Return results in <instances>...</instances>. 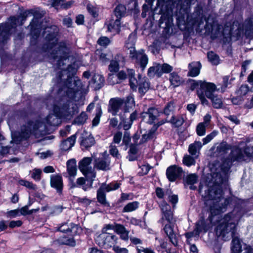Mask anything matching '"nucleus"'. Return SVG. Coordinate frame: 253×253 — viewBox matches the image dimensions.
Segmentation results:
<instances>
[{
    "mask_svg": "<svg viewBox=\"0 0 253 253\" xmlns=\"http://www.w3.org/2000/svg\"><path fill=\"white\" fill-rule=\"evenodd\" d=\"M78 95H80V93L78 92L74 93L72 100L68 101L66 103L63 104L60 103V105H62L61 107L56 105H54V110L56 112H59L62 116L65 117L72 116L78 111V107L75 103L77 100L76 97Z\"/></svg>",
    "mask_w": 253,
    "mask_h": 253,
    "instance_id": "8",
    "label": "nucleus"
},
{
    "mask_svg": "<svg viewBox=\"0 0 253 253\" xmlns=\"http://www.w3.org/2000/svg\"><path fill=\"white\" fill-rule=\"evenodd\" d=\"M196 84L197 86L200 87V90L205 92L204 94L208 98L211 97V96L213 95V92L216 88V85L214 84L202 81L197 82Z\"/></svg>",
    "mask_w": 253,
    "mask_h": 253,
    "instance_id": "18",
    "label": "nucleus"
},
{
    "mask_svg": "<svg viewBox=\"0 0 253 253\" xmlns=\"http://www.w3.org/2000/svg\"><path fill=\"white\" fill-rule=\"evenodd\" d=\"M87 119V116L85 112H82L75 120V124L81 125L84 124Z\"/></svg>",
    "mask_w": 253,
    "mask_h": 253,
    "instance_id": "46",
    "label": "nucleus"
},
{
    "mask_svg": "<svg viewBox=\"0 0 253 253\" xmlns=\"http://www.w3.org/2000/svg\"><path fill=\"white\" fill-rule=\"evenodd\" d=\"M166 122H168L167 120L164 119L158 122L157 124H154L152 128L147 134L142 135V137L139 141H138L139 138V136L137 134H135L133 137V140L134 144L136 145L142 144L146 142L147 141L154 138L156 136V131L158 128Z\"/></svg>",
    "mask_w": 253,
    "mask_h": 253,
    "instance_id": "9",
    "label": "nucleus"
},
{
    "mask_svg": "<svg viewBox=\"0 0 253 253\" xmlns=\"http://www.w3.org/2000/svg\"><path fill=\"white\" fill-rule=\"evenodd\" d=\"M109 152L111 155L113 157H116L118 159H119L121 156L119 153V151L116 146H115L113 143L110 146Z\"/></svg>",
    "mask_w": 253,
    "mask_h": 253,
    "instance_id": "51",
    "label": "nucleus"
},
{
    "mask_svg": "<svg viewBox=\"0 0 253 253\" xmlns=\"http://www.w3.org/2000/svg\"><path fill=\"white\" fill-rule=\"evenodd\" d=\"M92 158L84 157L79 163V169L84 176L95 178L96 172L91 166Z\"/></svg>",
    "mask_w": 253,
    "mask_h": 253,
    "instance_id": "11",
    "label": "nucleus"
},
{
    "mask_svg": "<svg viewBox=\"0 0 253 253\" xmlns=\"http://www.w3.org/2000/svg\"><path fill=\"white\" fill-rule=\"evenodd\" d=\"M95 140L92 136H89L82 140V145L87 148L94 145Z\"/></svg>",
    "mask_w": 253,
    "mask_h": 253,
    "instance_id": "43",
    "label": "nucleus"
},
{
    "mask_svg": "<svg viewBox=\"0 0 253 253\" xmlns=\"http://www.w3.org/2000/svg\"><path fill=\"white\" fill-rule=\"evenodd\" d=\"M91 81L93 84L94 87L96 89H99L103 85L104 79L102 75L95 74L92 77Z\"/></svg>",
    "mask_w": 253,
    "mask_h": 253,
    "instance_id": "32",
    "label": "nucleus"
},
{
    "mask_svg": "<svg viewBox=\"0 0 253 253\" xmlns=\"http://www.w3.org/2000/svg\"><path fill=\"white\" fill-rule=\"evenodd\" d=\"M96 109L97 110L98 112L96 113L95 118L93 119L92 121L93 126H96L97 125H98V124L99 123L100 118L102 113L101 107L100 106L98 107Z\"/></svg>",
    "mask_w": 253,
    "mask_h": 253,
    "instance_id": "54",
    "label": "nucleus"
},
{
    "mask_svg": "<svg viewBox=\"0 0 253 253\" xmlns=\"http://www.w3.org/2000/svg\"><path fill=\"white\" fill-rule=\"evenodd\" d=\"M148 76L150 78H153L156 75L158 77L161 76L160 64L154 63L153 66L150 67L148 70Z\"/></svg>",
    "mask_w": 253,
    "mask_h": 253,
    "instance_id": "31",
    "label": "nucleus"
},
{
    "mask_svg": "<svg viewBox=\"0 0 253 253\" xmlns=\"http://www.w3.org/2000/svg\"><path fill=\"white\" fill-rule=\"evenodd\" d=\"M138 207V203L137 202L129 203L124 208L123 211L131 212L137 209Z\"/></svg>",
    "mask_w": 253,
    "mask_h": 253,
    "instance_id": "45",
    "label": "nucleus"
},
{
    "mask_svg": "<svg viewBox=\"0 0 253 253\" xmlns=\"http://www.w3.org/2000/svg\"><path fill=\"white\" fill-rule=\"evenodd\" d=\"M120 18L115 19H112L110 20L108 25V30L114 34L119 33L120 31Z\"/></svg>",
    "mask_w": 253,
    "mask_h": 253,
    "instance_id": "26",
    "label": "nucleus"
},
{
    "mask_svg": "<svg viewBox=\"0 0 253 253\" xmlns=\"http://www.w3.org/2000/svg\"><path fill=\"white\" fill-rule=\"evenodd\" d=\"M118 238L114 235L107 233H102L96 239V243L100 246L105 249L113 247L118 243Z\"/></svg>",
    "mask_w": 253,
    "mask_h": 253,
    "instance_id": "10",
    "label": "nucleus"
},
{
    "mask_svg": "<svg viewBox=\"0 0 253 253\" xmlns=\"http://www.w3.org/2000/svg\"><path fill=\"white\" fill-rule=\"evenodd\" d=\"M18 182L20 185L25 186L29 189L35 190L37 188L36 185L34 184L33 183L28 181L20 180Z\"/></svg>",
    "mask_w": 253,
    "mask_h": 253,
    "instance_id": "49",
    "label": "nucleus"
},
{
    "mask_svg": "<svg viewBox=\"0 0 253 253\" xmlns=\"http://www.w3.org/2000/svg\"><path fill=\"white\" fill-rule=\"evenodd\" d=\"M218 132L214 130L210 134H208L206 137L203 139V145H205L210 142L216 135Z\"/></svg>",
    "mask_w": 253,
    "mask_h": 253,
    "instance_id": "52",
    "label": "nucleus"
},
{
    "mask_svg": "<svg viewBox=\"0 0 253 253\" xmlns=\"http://www.w3.org/2000/svg\"><path fill=\"white\" fill-rule=\"evenodd\" d=\"M174 226L172 224H166L165 225L164 230L168 236L170 242L175 246H177L178 239L176 233L173 229Z\"/></svg>",
    "mask_w": 253,
    "mask_h": 253,
    "instance_id": "20",
    "label": "nucleus"
},
{
    "mask_svg": "<svg viewBox=\"0 0 253 253\" xmlns=\"http://www.w3.org/2000/svg\"><path fill=\"white\" fill-rule=\"evenodd\" d=\"M161 113L162 112L158 109L152 107L148 109L147 111L142 113L141 117L144 122L151 125L155 123Z\"/></svg>",
    "mask_w": 253,
    "mask_h": 253,
    "instance_id": "14",
    "label": "nucleus"
},
{
    "mask_svg": "<svg viewBox=\"0 0 253 253\" xmlns=\"http://www.w3.org/2000/svg\"><path fill=\"white\" fill-rule=\"evenodd\" d=\"M244 24L243 26V29L240 28L238 23L234 22L231 27L230 23H227L223 27L221 25L216 26V31L215 32V37H223L224 42H228L231 40L232 35L238 36L240 35L242 32H246L244 28Z\"/></svg>",
    "mask_w": 253,
    "mask_h": 253,
    "instance_id": "6",
    "label": "nucleus"
},
{
    "mask_svg": "<svg viewBox=\"0 0 253 253\" xmlns=\"http://www.w3.org/2000/svg\"><path fill=\"white\" fill-rule=\"evenodd\" d=\"M197 95L200 98L201 103L204 105H208V101L205 97V94L201 90H197Z\"/></svg>",
    "mask_w": 253,
    "mask_h": 253,
    "instance_id": "57",
    "label": "nucleus"
},
{
    "mask_svg": "<svg viewBox=\"0 0 253 253\" xmlns=\"http://www.w3.org/2000/svg\"><path fill=\"white\" fill-rule=\"evenodd\" d=\"M202 147V144L200 141H195L194 143L191 144L189 146L188 151L192 156H195L197 151H199Z\"/></svg>",
    "mask_w": 253,
    "mask_h": 253,
    "instance_id": "35",
    "label": "nucleus"
},
{
    "mask_svg": "<svg viewBox=\"0 0 253 253\" xmlns=\"http://www.w3.org/2000/svg\"><path fill=\"white\" fill-rule=\"evenodd\" d=\"M124 103V101L121 98L111 99L109 101V112L114 116L117 115Z\"/></svg>",
    "mask_w": 253,
    "mask_h": 253,
    "instance_id": "21",
    "label": "nucleus"
},
{
    "mask_svg": "<svg viewBox=\"0 0 253 253\" xmlns=\"http://www.w3.org/2000/svg\"><path fill=\"white\" fill-rule=\"evenodd\" d=\"M230 156L231 160H226L221 166V169L224 172H226L229 169L233 162L235 161H240L243 160V155L242 151L238 148H234L232 151Z\"/></svg>",
    "mask_w": 253,
    "mask_h": 253,
    "instance_id": "13",
    "label": "nucleus"
},
{
    "mask_svg": "<svg viewBox=\"0 0 253 253\" xmlns=\"http://www.w3.org/2000/svg\"><path fill=\"white\" fill-rule=\"evenodd\" d=\"M208 126L204 125L203 123L198 124L196 127V132L199 136H203L206 134V127Z\"/></svg>",
    "mask_w": 253,
    "mask_h": 253,
    "instance_id": "48",
    "label": "nucleus"
},
{
    "mask_svg": "<svg viewBox=\"0 0 253 253\" xmlns=\"http://www.w3.org/2000/svg\"><path fill=\"white\" fill-rule=\"evenodd\" d=\"M138 85L139 92L143 94L145 93L149 88V84L145 79H143L141 82H140Z\"/></svg>",
    "mask_w": 253,
    "mask_h": 253,
    "instance_id": "39",
    "label": "nucleus"
},
{
    "mask_svg": "<svg viewBox=\"0 0 253 253\" xmlns=\"http://www.w3.org/2000/svg\"><path fill=\"white\" fill-rule=\"evenodd\" d=\"M67 169L69 174V179L70 181H73L77 174V169L76 162L74 159H71L67 162Z\"/></svg>",
    "mask_w": 253,
    "mask_h": 253,
    "instance_id": "24",
    "label": "nucleus"
},
{
    "mask_svg": "<svg viewBox=\"0 0 253 253\" xmlns=\"http://www.w3.org/2000/svg\"><path fill=\"white\" fill-rule=\"evenodd\" d=\"M106 187L105 185H101L97 190V198L98 202L103 205H108V203L106 200L105 191L104 190V188Z\"/></svg>",
    "mask_w": 253,
    "mask_h": 253,
    "instance_id": "30",
    "label": "nucleus"
},
{
    "mask_svg": "<svg viewBox=\"0 0 253 253\" xmlns=\"http://www.w3.org/2000/svg\"><path fill=\"white\" fill-rule=\"evenodd\" d=\"M129 240L131 244L135 246L137 253H155L152 249L141 246L143 242L140 239L130 235Z\"/></svg>",
    "mask_w": 253,
    "mask_h": 253,
    "instance_id": "19",
    "label": "nucleus"
},
{
    "mask_svg": "<svg viewBox=\"0 0 253 253\" xmlns=\"http://www.w3.org/2000/svg\"><path fill=\"white\" fill-rule=\"evenodd\" d=\"M102 185H105L106 187L104 188V190L106 192H110L112 190H116L120 186L119 184L118 183H112L108 185H107L105 183H103Z\"/></svg>",
    "mask_w": 253,
    "mask_h": 253,
    "instance_id": "53",
    "label": "nucleus"
},
{
    "mask_svg": "<svg viewBox=\"0 0 253 253\" xmlns=\"http://www.w3.org/2000/svg\"><path fill=\"white\" fill-rule=\"evenodd\" d=\"M78 229V226L71 222L63 224L58 228V230L60 232L68 234L71 236L77 234Z\"/></svg>",
    "mask_w": 253,
    "mask_h": 253,
    "instance_id": "23",
    "label": "nucleus"
},
{
    "mask_svg": "<svg viewBox=\"0 0 253 253\" xmlns=\"http://www.w3.org/2000/svg\"><path fill=\"white\" fill-rule=\"evenodd\" d=\"M175 106L174 103L173 102H170L165 107L163 110V113L166 116H168L173 112Z\"/></svg>",
    "mask_w": 253,
    "mask_h": 253,
    "instance_id": "44",
    "label": "nucleus"
},
{
    "mask_svg": "<svg viewBox=\"0 0 253 253\" xmlns=\"http://www.w3.org/2000/svg\"><path fill=\"white\" fill-rule=\"evenodd\" d=\"M113 251L116 253H128V251L127 249L125 248H120L119 246H115L113 247Z\"/></svg>",
    "mask_w": 253,
    "mask_h": 253,
    "instance_id": "63",
    "label": "nucleus"
},
{
    "mask_svg": "<svg viewBox=\"0 0 253 253\" xmlns=\"http://www.w3.org/2000/svg\"><path fill=\"white\" fill-rule=\"evenodd\" d=\"M122 139V133L118 131L115 133L113 137V144H119Z\"/></svg>",
    "mask_w": 253,
    "mask_h": 253,
    "instance_id": "59",
    "label": "nucleus"
},
{
    "mask_svg": "<svg viewBox=\"0 0 253 253\" xmlns=\"http://www.w3.org/2000/svg\"><path fill=\"white\" fill-rule=\"evenodd\" d=\"M200 229L197 227V230L196 231H193L190 232L186 233L185 234V237L187 239V242H189V240L192 237H194L195 235H198L200 233Z\"/></svg>",
    "mask_w": 253,
    "mask_h": 253,
    "instance_id": "61",
    "label": "nucleus"
},
{
    "mask_svg": "<svg viewBox=\"0 0 253 253\" xmlns=\"http://www.w3.org/2000/svg\"><path fill=\"white\" fill-rule=\"evenodd\" d=\"M53 110L55 114H49L42 122H41L39 121L35 122H30L23 126L21 128V136L24 139H27L31 133L37 135L39 132L42 134V132H45L46 125L57 126L60 123V117L62 115L59 112H56L54 110V106Z\"/></svg>",
    "mask_w": 253,
    "mask_h": 253,
    "instance_id": "3",
    "label": "nucleus"
},
{
    "mask_svg": "<svg viewBox=\"0 0 253 253\" xmlns=\"http://www.w3.org/2000/svg\"><path fill=\"white\" fill-rule=\"evenodd\" d=\"M249 90V87L248 85L243 84L237 90L236 94L239 96H243L247 94Z\"/></svg>",
    "mask_w": 253,
    "mask_h": 253,
    "instance_id": "47",
    "label": "nucleus"
},
{
    "mask_svg": "<svg viewBox=\"0 0 253 253\" xmlns=\"http://www.w3.org/2000/svg\"><path fill=\"white\" fill-rule=\"evenodd\" d=\"M125 103V114L129 112V109H131L135 106V103L133 96L132 95H129L126 100L124 101Z\"/></svg>",
    "mask_w": 253,
    "mask_h": 253,
    "instance_id": "34",
    "label": "nucleus"
},
{
    "mask_svg": "<svg viewBox=\"0 0 253 253\" xmlns=\"http://www.w3.org/2000/svg\"><path fill=\"white\" fill-rule=\"evenodd\" d=\"M184 121V118L182 116H172L169 122L175 126L178 127L183 124Z\"/></svg>",
    "mask_w": 253,
    "mask_h": 253,
    "instance_id": "40",
    "label": "nucleus"
},
{
    "mask_svg": "<svg viewBox=\"0 0 253 253\" xmlns=\"http://www.w3.org/2000/svg\"><path fill=\"white\" fill-rule=\"evenodd\" d=\"M126 229L121 224H116L115 225V230L119 234L123 233Z\"/></svg>",
    "mask_w": 253,
    "mask_h": 253,
    "instance_id": "62",
    "label": "nucleus"
},
{
    "mask_svg": "<svg viewBox=\"0 0 253 253\" xmlns=\"http://www.w3.org/2000/svg\"><path fill=\"white\" fill-rule=\"evenodd\" d=\"M94 168L103 171L111 169V160L108 156L95 158L93 162Z\"/></svg>",
    "mask_w": 253,
    "mask_h": 253,
    "instance_id": "16",
    "label": "nucleus"
},
{
    "mask_svg": "<svg viewBox=\"0 0 253 253\" xmlns=\"http://www.w3.org/2000/svg\"><path fill=\"white\" fill-rule=\"evenodd\" d=\"M203 196L205 204L209 207L212 216L224 212L229 204L228 199L222 196V189L216 186L209 189Z\"/></svg>",
    "mask_w": 253,
    "mask_h": 253,
    "instance_id": "4",
    "label": "nucleus"
},
{
    "mask_svg": "<svg viewBox=\"0 0 253 253\" xmlns=\"http://www.w3.org/2000/svg\"><path fill=\"white\" fill-rule=\"evenodd\" d=\"M160 68L161 76L164 73H169L173 70V67L167 63H164L163 64H160Z\"/></svg>",
    "mask_w": 253,
    "mask_h": 253,
    "instance_id": "50",
    "label": "nucleus"
},
{
    "mask_svg": "<svg viewBox=\"0 0 253 253\" xmlns=\"http://www.w3.org/2000/svg\"><path fill=\"white\" fill-rule=\"evenodd\" d=\"M183 172L181 168L176 165H172L168 168L166 175L169 181L173 182L176 179L180 178Z\"/></svg>",
    "mask_w": 253,
    "mask_h": 253,
    "instance_id": "17",
    "label": "nucleus"
},
{
    "mask_svg": "<svg viewBox=\"0 0 253 253\" xmlns=\"http://www.w3.org/2000/svg\"><path fill=\"white\" fill-rule=\"evenodd\" d=\"M30 14L29 11H26L17 18L11 17L7 23L0 25V40L2 42H4L10 34L11 29L15 28L17 25H22L26 17Z\"/></svg>",
    "mask_w": 253,
    "mask_h": 253,
    "instance_id": "7",
    "label": "nucleus"
},
{
    "mask_svg": "<svg viewBox=\"0 0 253 253\" xmlns=\"http://www.w3.org/2000/svg\"><path fill=\"white\" fill-rule=\"evenodd\" d=\"M169 81L170 85L173 87L180 85L184 82L182 78L175 72H172L169 74Z\"/></svg>",
    "mask_w": 253,
    "mask_h": 253,
    "instance_id": "27",
    "label": "nucleus"
},
{
    "mask_svg": "<svg viewBox=\"0 0 253 253\" xmlns=\"http://www.w3.org/2000/svg\"><path fill=\"white\" fill-rule=\"evenodd\" d=\"M125 12V7L123 5H119L117 6L115 9V14L116 18H120Z\"/></svg>",
    "mask_w": 253,
    "mask_h": 253,
    "instance_id": "56",
    "label": "nucleus"
},
{
    "mask_svg": "<svg viewBox=\"0 0 253 253\" xmlns=\"http://www.w3.org/2000/svg\"><path fill=\"white\" fill-rule=\"evenodd\" d=\"M189 72L188 75L191 77H196L200 73L201 64L199 62H194L189 65Z\"/></svg>",
    "mask_w": 253,
    "mask_h": 253,
    "instance_id": "28",
    "label": "nucleus"
},
{
    "mask_svg": "<svg viewBox=\"0 0 253 253\" xmlns=\"http://www.w3.org/2000/svg\"><path fill=\"white\" fill-rule=\"evenodd\" d=\"M110 40L106 37H102L100 38L97 41V42L99 44L103 46L107 45L110 43Z\"/></svg>",
    "mask_w": 253,
    "mask_h": 253,
    "instance_id": "60",
    "label": "nucleus"
},
{
    "mask_svg": "<svg viewBox=\"0 0 253 253\" xmlns=\"http://www.w3.org/2000/svg\"><path fill=\"white\" fill-rule=\"evenodd\" d=\"M207 56L210 62L212 64L217 65L219 62L218 56L212 51H210L208 53Z\"/></svg>",
    "mask_w": 253,
    "mask_h": 253,
    "instance_id": "42",
    "label": "nucleus"
},
{
    "mask_svg": "<svg viewBox=\"0 0 253 253\" xmlns=\"http://www.w3.org/2000/svg\"><path fill=\"white\" fill-rule=\"evenodd\" d=\"M50 185L55 188L57 192L61 194L63 189V180L62 176L59 174H53L50 176Z\"/></svg>",
    "mask_w": 253,
    "mask_h": 253,
    "instance_id": "22",
    "label": "nucleus"
},
{
    "mask_svg": "<svg viewBox=\"0 0 253 253\" xmlns=\"http://www.w3.org/2000/svg\"><path fill=\"white\" fill-rule=\"evenodd\" d=\"M198 176L195 173L187 175L184 179L185 182L188 185H193L197 183Z\"/></svg>",
    "mask_w": 253,
    "mask_h": 253,
    "instance_id": "41",
    "label": "nucleus"
},
{
    "mask_svg": "<svg viewBox=\"0 0 253 253\" xmlns=\"http://www.w3.org/2000/svg\"><path fill=\"white\" fill-rule=\"evenodd\" d=\"M95 178H91L87 176L84 177H80L77 179L76 182L73 181H70L71 183V187L75 188L76 187H82L84 191H86L90 189L92 187V184Z\"/></svg>",
    "mask_w": 253,
    "mask_h": 253,
    "instance_id": "15",
    "label": "nucleus"
},
{
    "mask_svg": "<svg viewBox=\"0 0 253 253\" xmlns=\"http://www.w3.org/2000/svg\"><path fill=\"white\" fill-rule=\"evenodd\" d=\"M135 40V35L131 33L130 34L128 40L126 43V46L129 50L130 58L134 60L137 65L140 66L142 70H144L148 64V58L143 49L139 51L135 50L134 47Z\"/></svg>",
    "mask_w": 253,
    "mask_h": 253,
    "instance_id": "5",
    "label": "nucleus"
},
{
    "mask_svg": "<svg viewBox=\"0 0 253 253\" xmlns=\"http://www.w3.org/2000/svg\"><path fill=\"white\" fill-rule=\"evenodd\" d=\"M245 34L249 35L250 33H253V15L246 20L244 23Z\"/></svg>",
    "mask_w": 253,
    "mask_h": 253,
    "instance_id": "37",
    "label": "nucleus"
},
{
    "mask_svg": "<svg viewBox=\"0 0 253 253\" xmlns=\"http://www.w3.org/2000/svg\"><path fill=\"white\" fill-rule=\"evenodd\" d=\"M44 14V12L42 11H35L34 14V18L30 23L29 27L31 31V34L35 35L36 37L39 35L40 30L42 28L44 29L43 36L45 37L46 41L47 49L49 51L52 50L51 54L52 57L55 60L57 59V64L59 68L63 70L61 68L62 66L65 64L64 61H66L68 58L67 49L65 46L64 43H58L57 34L58 28L55 25L50 27H43L42 23L40 21V18L42 17Z\"/></svg>",
    "mask_w": 253,
    "mask_h": 253,
    "instance_id": "1",
    "label": "nucleus"
},
{
    "mask_svg": "<svg viewBox=\"0 0 253 253\" xmlns=\"http://www.w3.org/2000/svg\"><path fill=\"white\" fill-rule=\"evenodd\" d=\"M76 136L73 135L67 139L63 141L60 145L61 149L63 151L69 150L75 144Z\"/></svg>",
    "mask_w": 253,
    "mask_h": 253,
    "instance_id": "29",
    "label": "nucleus"
},
{
    "mask_svg": "<svg viewBox=\"0 0 253 253\" xmlns=\"http://www.w3.org/2000/svg\"><path fill=\"white\" fill-rule=\"evenodd\" d=\"M124 62V58L121 55H117L114 59L110 62L109 65V70L111 72H117L119 70V64Z\"/></svg>",
    "mask_w": 253,
    "mask_h": 253,
    "instance_id": "25",
    "label": "nucleus"
},
{
    "mask_svg": "<svg viewBox=\"0 0 253 253\" xmlns=\"http://www.w3.org/2000/svg\"><path fill=\"white\" fill-rule=\"evenodd\" d=\"M239 217L233 212L229 213L222 218L217 226L216 234L217 236L232 238V250L236 253H241L244 250V245L241 246L240 241L236 232V225L238 222Z\"/></svg>",
    "mask_w": 253,
    "mask_h": 253,
    "instance_id": "2",
    "label": "nucleus"
},
{
    "mask_svg": "<svg viewBox=\"0 0 253 253\" xmlns=\"http://www.w3.org/2000/svg\"><path fill=\"white\" fill-rule=\"evenodd\" d=\"M129 79V84L130 87L133 90H136L137 88V85L138 84V82L136 79L135 78V72L133 69H127V74H126Z\"/></svg>",
    "mask_w": 253,
    "mask_h": 253,
    "instance_id": "33",
    "label": "nucleus"
},
{
    "mask_svg": "<svg viewBox=\"0 0 253 253\" xmlns=\"http://www.w3.org/2000/svg\"><path fill=\"white\" fill-rule=\"evenodd\" d=\"M42 170L40 169H35L31 173V177L35 180L39 181L41 179Z\"/></svg>",
    "mask_w": 253,
    "mask_h": 253,
    "instance_id": "55",
    "label": "nucleus"
},
{
    "mask_svg": "<svg viewBox=\"0 0 253 253\" xmlns=\"http://www.w3.org/2000/svg\"><path fill=\"white\" fill-rule=\"evenodd\" d=\"M244 152L248 157H253V146H247L245 148Z\"/></svg>",
    "mask_w": 253,
    "mask_h": 253,
    "instance_id": "64",
    "label": "nucleus"
},
{
    "mask_svg": "<svg viewBox=\"0 0 253 253\" xmlns=\"http://www.w3.org/2000/svg\"><path fill=\"white\" fill-rule=\"evenodd\" d=\"M196 158L197 156H191L188 155H186L183 157V163L187 167L195 165L196 163L195 159Z\"/></svg>",
    "mask_w": 253,
    "mask_h": 253,
    "instance_id": "38",
    "label": "nucleus"
},
{
    "mask_svg": "<svg viewBox=\"0 0 253 253\" xmlns=\"http://www.w3.org/2000/svg\"><path fill=\"white\" fill-rule=\"evenodd\" d=\"M162 217L160 222L164 224L165 221L172 224L175 221L173 213L171 210V207L166 202L162 201L160 205Z\"/></svg>",
    "mask_w": 253,
    "mask_h": 253,
    "instance_id": "12",
    "label": "nucleus"
},
{
    "mask_svg": "<svg viewBox=\"0 0 253 253\" xmlns=\"http://www.w3.org/2000/svg\"><path fill=\"white\" fill-rule=\"evenodd\" d=\"M108 83L112 85L120 83L118 80L116 75L115 74H109L108 78Z\"/></svg>",
    "mask_w": 253,
    "mask_h": 253,
    "instance_id": "58",
    "label": "nucleus"
},
{
    "mask_svg": "<svg viewBox=\"0 0 253 253\" xmlns=\"http://www.w3.org/2000/svg\"><path fill=\"white\" fill-rule=\"evenodd\" d=\"M208 98L211 100L214 108L219 109L222 107L223 102L220 96L213 94L211 96V97Z\"/></svg>",
    "mask_w": 253,
    "mask_h": 253,
    "instance_id": "36",
    "label": "nucleus"
}]
</instances>
